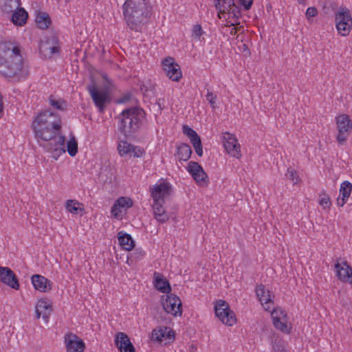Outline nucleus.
<instances>
[{"mask_svg":"<svg viewBox=\"0 0 352 352\" xmlns=\"http://www.w3.org/2000/svg\"><path fill=\"white\" fill-rule=\"evenodd\" d=\"M60 124L61 120L58 115L50 111L41 113L35 117L32 124L36 138L45 142L43 144L40 145L57 156L65 152V138L59 133Z\"/></svg>","mask_w":352,"mask_h":352,"instance_id":"f257e3e1","label":"nucleus"},{"mask_svg":"<svg viewBox=\"0 0 352 352\" xmlns=\"http://www.w3.org/2000/svg\"><path fill=\"white\" fill-rule=\"evenodd\" d=\"M0 74L14 82L25 79L29 75L23 65L20 47L12 42L0 43Z\"/></svg>","mask_w":352,"mask_h":352,"instance_id":"f03ea898","label":"nucleus"},{"mask_svg":"<svg viewBox=\"0 0 352 352\" xmlns=\"http://www.w3.org/2000/svg\"><path fill=\"white\" fill-rule=\"evenodd\" d=\"M153 7L150 0H126L122 11L127 27L135 32H140L152 14Z\"/></svg>","mask_w":352,"mask_h":352,"instance_id":"7ed1b4c3","label":"nucleus"},{"mask_svg":"<svg viewBox=\"0 0 352 352\" xmlns=\"http://www.w3.org/2000/svg\"><path fill=\"white\" fill-rule=\"evenodd\" d=\"M144 114V110L137 107L123 110L119 116V131L125 137L132 136L140 129Z\"/></svg>","mask_w":352,"mask_h":352,"instance_id":"20e7f679","label":"nucleus"},{"mask_svg":"<svg viewBox=\"0 0 352 352\" xmlns=\"http://www.w3.org/2000/svg\"><path fill=\"white\" fill-rule=\"evenodd\" d=\"M336 27L340 34L348 36L352 29V16L346 7L339 8L335 15Z\"/></svg>","mask_w":352,"mask_h":352,"instance_id":"39448f33","label":"nucleus"},{"mask_svg":"<svg viewBox=\"0 0 352 352\" xmlns=\"http://www.w3.org/2000/svg\"><path fill=\"white\" fill-rule=\"evenodd\" d=\"M214 312L219 320L227 326H232L236 322L234 313L230 309L228 303L224 300H219L214 305Z\"/></svg>","mask_w":352,"mask_h":352,"instance_id":"423d86ee","label":"nucleus"},{"mask_svg":"<svg viewBox=\"0 0 352 352\" xmlns=\"http://www.w3.org/2000/svg\"><path fill=\"white\" fill-rule=\"evenodd\" d=\"M161 301L163 309L167 314H170L173 316L182 315V301L177 296L169 293L166 296H162Z\"/></svg>","mask_w":352,"mask_h":352,"instance_id":"0eeeda50","label":"nucleus"},{"mask_svg":"<svg viewBox=\"0 0 352 352\" xmlns=\"http://www.w3.org/2000/svg\"><path fill=\"white\" fill-rule=\"evenodd\" d=\"M40 53L45 58H51L54 54H59L60 47L58 37L52 34L41 41L39 45Z\"/></svg>","mask_w":352,"mask_h":352,"instance_id":"6e6552de","label":"nucleus"},{"mask_svg":"<svg viewBox=\"0 0 352 352\" xmlns=\"http://www.w3.org/2000/svg\"><path fill=\"white\" fill-rule=\"evenodd\" d=\"M336 123L338 130L336 140L340 144H343L352 131V123L349 117L346 114L338 116L336 118Z\"/></svg>","mask_w":352,"mask_h":352,"instance_id":"1a4fd4ad","label":"nucleus"},{"mask_svg":"<svg viewBox=\"0 0 352 352\" xmlns=\"http://www.w3.org/2000/svg\"><path fill=\"white\" fill-rule=\"evenodd\" d=\"M163 70L171 80L178 82L182 77L180 66L173 57L168 56L162 61Z\"/></svg>","mask_w":352,"mask_h":352,"instance_id":"9d476101","label":"nucleus"},{"mask_svg":"<svg viewBox=\"0 0 352 352\" xmlns=\"http://www.w3.org/2000/svg\"><path fill=\"white\" fill-rule=\"evenodd\" d=\"M150 192L153 201L164 204L165 199L170 196L172 192V187L169 183L162 182L155 184L153 188H150Z\"/></svg>","mask_w":352,"mask_h":352,"instance_id":"9b49d317","label":"nucleus"},{"mask_svg":"<svg viewBox=\"0 0 352 352\" xmlns=\"http://www.w3.org/2000/svg\"><path fill=\"white\" fill-rule=\"evenodd\" d=\"M87 90L95 105L99 109L100 112H103L106 104L110 102L108 92L104 90L99 91L94 84L89 85Z\"/></svg>","mask_w":352,"mask_h":352,"instance_id":"f8f14e48","label":"nucleus"},{"mask_svg":"<svg viewBox=\"0 0 352 352\" xmlns=\"http://www.w3.org/2000/svg\"><path fill=\"white\" fill-rule=\"evenodd\" d=\"M274 326L280 331L289 333L291 327L287 323V316L286 312L280 308L274 309L271 313Z\"/></svg>","mask_w":352,"mask_h":352,"instance_id":"ddd939ff","label":"nucleus"},{"mask_svg":"<svg viewBox=\"0 0 352 352\" xmlns=\"http://www.w3.org/2000/svg\"><path fill=\"white\" fill-rule=\"evenodd\" d=\"M223 145L226 151L230 155L237 159L241 157L240 144L238 143L237 140L232 134L228 132H226L224 134Z\"/></svg>","mask_w":352,"mask_h":352,"instance_id":"4468645a","label":"nucleus"},{"mask_svg":"<svg viewBox=\"0 0 352 352\" xmlns=\"http://www.w3.org/2000/svg\"><path fill=\"white\" fill-rule=\"evenodd\" d=\"M65 343L67 352H84V342L74 333H67L65 336Z\"/></svg>","mask_w":352,"mask_h":352,"instance_id":"2eb2a0df","label":"nucleus"},{"mask_svg":"<svg viewBox=\"0 0 352 352\" xmlns=\"http://www.w3.org/2000/svg\"><path fill=\"white\" fill-rule=\"evenodd\" d=\"M0 282L16 290L20 287L17 276L8 267H0Z\"/></svg>","mask_w":352,"mask_h":352,"instance_id":"dca6fc26","label":"nucleus"},{"mask_svg":"<svg viewBox=\"0 0 352 352\" xmlns=\"http://www.w3.org/2000/svg\"><path fill=\"white\" fill-rule=\"evenodd\" d=\"M187 170L199 185L202 186L206 183L208 176L197 162L190 161L188 164Z\"/></svg>","mask_w":352,"mask_h":352,"instance_id":"f3484780","label":"nucleus"},{"mask_svg":"<svg viewBox=\"0 0 352 352\" xmlns=\"http://www.w3.org/2000/svg\"><path fill=\"white\" fill-rule=\"evenodd\" d=\"M115 344L120 352H135L134 346L125 333L118 332L116 334Z\"/></svg>","mask_w":352,"mask_h":352,"instance_id":"a211bd4d","label":"nucleus"},{"mask_svg":"<svg viewBox=\"0 0 352 352\" xmlns=\"http://www.w3.org/2000/svg\"><path fill=\"white\" fill-rule=\"evenodd\" d=\"M336 274L338 278L343 282L352 285V269L347 261L337 262L335 265Z\"/></svg>","mask_w":352,"mask_h":352,"instance_id":"6ab92c4d","label":"nucleus"},{"mask_svg":"<svg viewBox=\"0 0 352 352\" xmlns=\"http://www.w3.org/2000/svg\"><path fill=\"white\" fill-rule=\"evenodd\" d=\"M31 281L34 288L39 292H48L52 289V282L42 275H32Z\"/></svg>","mask_w":352,"mask_h":352,"instance_id":"aec40b11","label":"nucleus"},{"mask_svg":"<svg viewBox=\"0 0 352 352\" xmlns=\"http://www.w3.org/2000/svg\"><path fill=\"white\" fill-rule=\"evenodd\" d=\"M52 307L45 299L38 300L36 305V318L39 319L42 316L45 322H48L51 314Z\"/></svg>","mask_w":352,"mask_h":352,"instance_id":"412c9836","label":"nucleus"},{"mask_svg":"<svg viewBox=\"0 0 352 352\" xmlns=\"http://www.w3.org/2000/svg\"><path fill=\"white\" fill-rule=\"evenodd\" d=\"M153 285L157 290L162 293L166 294L170 293L171 287L168 280L164 278L163 275L160 273H154Z\"/></svg>","mask_w":352,"mask_h":352,"instance_id":"4be33fe9","label":"nucleus"},{"mask_svg":"<svg viewBox=\"0 0 352 352\" xmlns=\"http://www.w3.org/2000/svg\"><path fill=\"white\" fill-rule=\"evenodd\" d=\"M352 191V184L349 181L343 182L340 188V197L337 199V204L343 206L347 201Z\"/></svg>","mask_w":352,"mask_h":352,"instance_id":"5701e85b","label":"nucleus"},{"mask_svg":"<svg viewBox=\"0 0 352 352\" xmlns=\"http://www.w3.org/2000/svg\"><path fill=\"white\" fill-rule=\"evenodd\" d=\"M256 294L259 301L264 305L265 310H268L270 307L268 305L272 302L270 292L266 290L263 285H258L256 288Z\"/></svg>","mask_w":352,"mask_h":352,"instance_id":"b1692460","label":"nucleus"},{"mask_svg":"<svg viewBox=\"0 0 352 352\" xmlns=\"http://www.w3.org/2000/svg\"><path fill=\"white\" fill-rule=\"evenodd\" d=\"M164 203L153 201V210L155 219L160 223H164L168 221L169 215L163 207Z\"/></svg>","mask_w":352,"mask_h":352,"instance_id":"393cba45","label":"nucleus"},{"mask_svg":"<svg viewBox=\"0 0 352 352\" xmlns=\"http://www.w3.org/2000/svg\"><path fill=\"white\" fill-rule=\"evenodd\" d=\"M174 337V332L171 330L168 331L166 327L154 329L152 332V338L156 341H163L166 339H172Z\"/></svg>","mask_w":352,"mask_h":352,"instance_id":"a878e982","label":"nucleus"},{"mask_svg":"<svg viewBox=\"0 0 352 352\" xmlns=\"http://www.w3.org/2000/svg\"><path fill=\"white\" fill-rule=\"evenodd\" d=\"M118 239L120 245L125 250L130 251L133 248L134 241L130 234L119 232L118 234Z\"/></svg>","mask_w":352,"mask_h":352,"instance_id":"bb28decb","label":"nucleus"},{"mask_svg":"<svg viewBox=\"0 0 352 352\" xmlns=\"http://www.w3.org/2000/svg\"><path fill=\"white\" fill-rule=\"evenodd\" d=\"M133 206V200L129 197H121L118 198L111 208V213L115 217H118V213L115 210L118 208H125L126 209Z\"/></svg>","mask_w":352,"mask_h":352,"instance_id":"cd10ccee","label":"nucleus"},{"mask_svg":"<svg viewBox=\"0 0 352 352\" xmlns=\"http://www.w3.org/2000/svg\"><path fill=\"white\" fill-rule=\"evenodd\" d=\"M28 17V12L24 8H20L17 11L12 14V21L16 25L22 26L26 23Z\"/></svg>","mask_w":352,"mask_h":352,"instance_id":"c85d7f7f","label":"nucleus"},{"mask_svg":"<svg viewBox=\"0 0 352 352\" xmlns=\"http://www.w3.org/2000/svg\"><path fill=\"white\" fill-rule=\"evenodd\" d=\"M36 23L40 29L45 30L50 26L51 19L48 14L40 12L36 15Z\"/></svg>","mask_w":352,"mask_h":352,"instance_id":"c756f323","label":"nucleus"},{"mask_svg":"<svg viewBox=\"0 0 352 352\" xmlns=\"http://www.w3.org/2000/svg\"><path fill=\"white\" fill-rule=\"evenodd\" d=\"M191 154L192 149L188 144H182L177 147V155L180 161H187Z\"/></svg>","mask_w":352,"mask_h":352,"instance_id":"7c9ffc66","label":"nucleus"},{"mask_svg":"<svg viewBox=\"0 0 352 352\" xmlns=\"http://www.w3.org/2000/svg\"><path fill=\"white\" fill-rule=\"evenodd\" d=\"M234 0H220L219 1L215 2V8L220 13H226L227 11H230L233 6H234Z\"/></svg>","mask_w":352,"mask_h":352,"instance_id":"2f4dec72","label":"nucleus"},{"mask_svg":"<svg viewBox=\"0 0 352 352\" xmlns=\"http://www.w3.org/2000/svg\"><path fill=\"white\" fill-rule=\"evenodd\" d=\"M49 102L54 108L60 111H65L67 107V104L65 100L63 99L56 100L52 96H50Z\"/></svg>","mask_w":352,"mask_h":352,"instance_id":"473e14b6","label":"nucleus"},{"mask_svg":"<svg viewBox=\"0 0 352 352\" xmlns=\"http://www.w3.org/2000/svg\"><path fill=\"white\" fill-rule=\"evenodd\" d=\"M133 144L126 141H120L118 145V151L120 156L123 157L131 154V150Z\"/></svg>","mask_w":352,"mask_h":352,"instance_id":"72a5a7b5","label":"nucleus"},{"mask_svg":"<svg viewBox=\"0 0 352 352\" xmlns=\"http://www.w3.org/2000/svg\"><path fill=\"white\" fill-rule=\"evenodd\" d=\"M82 204L78 201H74V200H67L66 202L65 207L67 210L72 213H78V211L84 210Z\"/></svg>","mask_w":352,"mask_h":352,"instance_id":"f704fd0d","label":"nucleus"},{"mask_svg":"<svg viewBox=\"0 0 352 352\" xmlns=\"http://www.w3.org/2000/svg\"><path fill=\"white\" fill-rule=\"evenodd\" d=\"M67 148L70 156L74 157L76 155L78 152V143L74 137H72L67 142Z\"/></svg>","mask_w":352,"mask_h":352,"instance_id":"c9c22d12","label":"nucleus"},{"mask_svg":"<svg viewBox=\"0 0 352 352\" xmlns=\"http://www.w3.org/2000/svg\"><path fill=\"white\" fill-rule=\"evenodd\" d=\"M320 199L319 201V204L321 206L323 207L324 209L329 208L331 204L330 197L326 193H322L320 195Z\"/></svg>","mask_w":352,"mask_h":352,"instance_id":"e433bc0d","label":"nucleus"},{"mask_svg":"<svg viewBox=\"0 0 352 352\" xmlns=\"http://www.w3.org/2000/svg\"><path fill=\"white\" fill-rule=\"evenodd\" d=\"M145 154L144 148L133 145L131 150V155H133L134 157H142Z\"/></svg>","mask_w":352,"mask_h":352,"instance_id":"4c0bfd02","label":"nucleus"},{"mask_svg":"<svg viewBox=\"0 0 352 352\" xmlns=\"http://www.w3.org/2000/svg\"><path fill=\"white\" fill-rule=\"evenodd\" d=\"M206 100L210 103L212 108H215V102L217 100V95L213 94L212 91H210L209 89H207V94H206Z\"/></svg>","mask_w":352,"mask_h":352,"instance_id":"58836bf2","label":"nucleus"},{"mask_svg":"<svg viewBox=\"0 0 352 352\" xmlns=\"http://www.w3.org/2000/svg\"><path fill=\"white\" fill-rule=\"evenodd\" d=\"M202 28L200 25L197 24L193 26L192 28V36L195 38H199L200 36L203 34Z\"/></svg>","mask_w":352,"mask_h":352,"instance_id":"ea45409f","label":"nucleus"},{"mask_svg":"<svg viewBox=\"0 0 352 352\" xmlns=\"http://www.w3.org/2000/svg\"><path fill=\"white\" fill-rule=\"evenodd\" d=\"M182 129L183 133L188 138H190V136H193L195 133H197L195 130L189 127L188 125H184Z\"/></svg>","mask_w":352,"mask_h":352,"instance_id":"a19ab883","label":"nucleus"},{"mask_svg":"<svg viewBox=\"0 0 352 352\" xmlns=\"http://www.w3.org/2000/svg\"><path fill=\"white\" fill-rule=\"evenodd\" d=\"M196 153L198 156L201 157L203 155V146L201 141L192 145Z\"/></svg>","mask_w":352,"mask_h":352,"instance_id":"79ce46f5","label":"nucleus"},{"mask_svg":"<svg viewBox=\"0 0 352 352\" xmlns=\"http://www.w3.org/2000/svg\"><path fill=\"white\" fill-rule=\"evenodd\" d=\"M318 14L317 9L315 7H309L306 10L307 18L315 16Z\"/></svg>","mask_w":352,"mask_h":352,"instance_id":"37998d69","label":"nucleus"},{"mask_svg":"<svg viewBox=\"0 0 352 352\" xmlns=\"http://www.w3.org/2000/svg\"><path fill=\"white\" fill-rule=\"evenodd\" d=\"M272 349L274 352H287L285 349L279 342H275L272 345Z\"/></svg>","mask_w":352,"mask_h":352,"instance_id":"c03bdc74","label":"nucleus"},{"mask_svg":"<svg viewBox=\"0 0 352 352\" xmlns=\"http://www.w3.org/2000/svg\"><path fill=\"white\" fill-rule=\"evenodd\" d=\"M239 3L244 7L245 10H248L252 7L253 0H239Z\"/></svg>","mask_w":352,"mask_h":352,"instance_id":"a18cd8bd","label":"nucleus"},{"mask_svg":"<svg viewBox=\"0 0 352 352\" xmlns=\"http://www.w3.org/2000/svg\"><path fill=\"white\" fill-rule=\"evenodd\" d=\"M287 175L294 182V183L296 184L298 181L296 177V172L294 169L288 168Z\"/></svg>","mask_w":352,"mask_h":352,"instance_id":"49530a36","label":"nucleus"},{"mask_svg":"<svg viewBox=\"0 0 352 352\" xmlns=\"http://www.w3.org/2000/svg\"><path fill=\"white\" fill-rule=\"evenodd\" d=\"M227 12L231 13L233 14L234 16L238 18L240 16V10L236 5L232 8V9L230 11H227Z\"/></svg>","mask_w":352,"mask_h":352,"instance_id":"de8ad7c7","label":"nucleus"},{"mask_svg":"<svg viewBox=\"0 0 352 352\" xmlns=\"http://www.w3.org/2000/svg\"><path fill=\"white\" fill-rule=\"evenodd\" d=\"M131 98V95L130 94H126L122 96V97H120L118 100V102L120 104L125 103V102L129 101Z\"/></svg>","mask_w":352,"mask_h":352,"instance_id":"09e8293b","label":"nucleus"},{"mask_svg":"<svg viewBox=\"0 0 352 352\" xmlns=\"http://www.w3.org/2000/svg\"><path fill=\"white\" fill-rule=\"evenodd\" d=\"M190 142L192 145L195 144L196 143H198L199 142H201V138L199 136V135L197 134V133H195V134L193 135V136H190Z\"/></svg>","mask_w":352,"mask_h":352,"instance_id":"8fccbe9b","label":"nucleus"},{"mask_svg":"<svg viewBox=\"0 0 352 352\" xmlns=\"http://www.w3.org/2000/svg\"><path fill=\"white\" fill-rule=\"evenodd\" d=\"M2 111H3V102H2L1 96L0 95V113L2 112Z\"/></svg>","mask_w":352,"mask_h":352,"instance_id":"3c124183","label":"nucleus"},{"mask_svg":"<svg viewBox=\"0 0 352 352\" xmlns=\"http://www.w3.org/2000/svg\"><path fill=\"white\" fill-rule=\"evenodd\" d=\"M197 350V347L195 345H191L190 347V352H195Z\"/></svg>","mask_w":352,"mask_h":352,"instance_id":"603ef678","label":"nucleus"},{"mask_svg":"<svg viewBox=\"0 0 352 352\" xmlns=\"http://www.w3.org/2000/svg\"><path fill=\"white\" fill-rule=\"evenodd\" d=\"M305 1L306 0H298V2L301 4V3H304L305 2Z\"/></svg>","mask_w":352,"mask_h":352,"instance_id":"864d4df0","label":"nucleus"},{"mask_svg":"<svg viewBox=\"0 0 352 352\" xmlns=\"http://www.w3.org/2000/svg\"><path fill=\"white\" fill-rule=\"evenodd\" d=\"M115 213H118V216L119 215V213L121 212V211L119 210V208L114 212Z\"/></svg>","mask_w":352,"mask_h":352,"instance_id":"5fc2aeb1","label":"nucleus"},{"mask_svg":"<svg viewBox=\"0 0 352 352\" xmlns=\"http://www.w3.org/2000/svg\"><path fill=\"white\" fill-rule=\"evenodd\" d=\"M220 1V0H214V2H216V1Z\"/></svg>","mask_w":352,"mask_h":352,"instance_id":"6e6d98bb","label":"nucleus"},{"mask_svg":"<svg viewBox=\"0 0 352 352\" xmlns=\"http://www.w3.org/2000/svg\"><path fill=\"white\" fill-rule=\"evenodd\" d=\"M16 2H19V0H16Z\"/></svg>","mask_w":352,"mask_h":352,"instance_id":"4d7b16f0","label":"nucleus"}]
</instances>
